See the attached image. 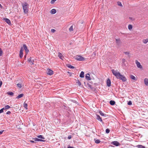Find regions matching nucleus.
Returning a JSON list of instances; mask_svg holds the SVG:
<instances>
[{"label": "nucleus", "mask_w": 148, "mask_h": 148, "mask_svg": "<svg viewBox=\"0 0 148 148\" xmlns=\"http://www.w3.org/2000/svg\"><path fill=\"white\" fill-rule=\"evenodd\" d=\"M3 112V108L0 110V114L2 113Z\"/></svg>", "instance_id": "37998d69"}, {"label": "nucleus", "mask_w": 148, "mask_h": 148, "mask_svg": "<svg viewBox=\"0 0 148 148\" xmlns=\"http://www.w3.org/2000/svg\"><path fill=\"white\" fill-rule=\"evenodd\" d=\"M85 78L86 79L88 80H90L91 79L90 74L89 73H87L86 75Z\"/></svg>", "instance_id": "9d476101"}, {"label": "nucleus", "mask_w": 148, "mask_h": 148, "mask_svg": "<svg viewBox=\"0 0 148 148\" xmlns=\"http://www.w3.org/2000/svg\"><path fill=\"white\" fill-rule=\"evenodd\" d=\"M67 148H74L73 147H72L71 146H69L67 147Z\"/></svg>", "instance_id": "603ef678"}, {"label": "nucleus", "mask_w": 148, "mask_h": 148, "mask_svg": "<svg viewBox=\"0 0 148 148\" xmlns=\"http://www.w3.org/2000/svg\"><path fill=\"white\" fill-rule=\"evenodd\" d=\"M99 113L100 114V115H101V116H104L105 117L106 116V114H104L101 111V110L99 111Z\"/></svg>", "instance_id": "2eb2a0df"}, {"label": "nucleus", "mask_w": 148, "mask_h": 148, "mask_svg": "<svg viewBox=\"0 0 148 148\" xmlns=\"http://www.w3.org/2000/svg\"><path fill=\"white\" fill-rule=\"evenodd\" d=\"M26 57V56H25V58Z\"/></svg>", "instance_id": "4d7b16f0"}, {"label": "nucleus", "mask_w": 148, "mask_h": 148, "mask_svg": "<svg viewBox=\"0 0 148 148\" xmlns=\"http://www.w3.org/2000/svg\"><path fill=\"white\" fill-rule=\"evenodd\" d=\"M143 42L145 44H146L148 42V39L147 38L145 39H144L143 40Z\"/></svg>", "instance_id": "a878e982"}, {"label": "nucleus", "mask_w": 148, "mask_h": 148, "mask_svg": "<svg viewBox=\"0 0 148 148\" xmlns=\"http://www.w3.org/2000/svg\"><path fill=\"white\" fill-rule=\"evenodd\" d=\"M23 47L24 48V49L25 51V52L26 54H27L29 51V50H28L27 47L25 44H24L23 45Z\"/></svg>", "instance_id": "6e6552de"}, {"label": "nucleus", "mask_w": 148, "mask_h": 148, "mask_svg": "<svg viewBox=\"0 0 148 148\" xmlns=\"http://www.w3.org/2000/svg\"><path fill=\"white\" fill-rule=\"evenodd\" d=\"M10 108V107L9 105H6L4 106L3 108V110H7Z\"/></svg>", "instance_id": "dca6fc26"}, {"label": "nucleus", "mask_w": 148, "mask_h": 148, "mask_svg": "<svg viewBox=\"0 0 148 148\" xmlns=\"http://www.w3.org/2000/svg\"><path fill=\"white\" fill-rule=\"evenodd\" d=\"M19 56L21 58L23 56V47H22L20 51Z\"/></svg>", "instance_id": "9b49d317"}, {"label": "nucleus", "mask_w": 148, "mask_h": 148, "mask_svg": "<svg viewBox=\"0 0 148 148\" xmlns=\"http://www.w3.org/2000/svg\"><path fill=\"white\" fill-rule=\"evenodd\" d=\"M75 60L80 61H82L84 60V58L80 56H76Z\"/></svg>", "instance_id": "7ed1b4c3"}, {"label": "nucleus", "mask_w": 148, "mask_h": 148, "mask_svg": "<svg viewBox=\"0 0 148 148\" xmlns=\"http://www.w3.org/2000/svg\"><path fill=\"white\" fill-rule=\"evenodd\" d=\"M38 137L39 138L42 139H44L45 138H44L41 135L38 136Z\"/></svg>", "instance_id": "72a5a7b5"}, {"label": "nucleus", "mask_w": 148, "mask_h": 148, "mask_svg": "<svg viewBox=\"0 0 148 148\" xmlns=\"http://www.w3.org/2000/svg\"><path fill=\"white\" fill-rule=\"evenodd\" d=\"M47 74L48 75H51L53 74V71L50 69H47Z\"/></svg>", "instance_id": "39448f33"}, {"label": "nucleus", "mask_w": 148, "mask_h": 148, "mask_svg": "<svg viewBox=\"0 0 148 148\" xmlns=\"http://www.w3.org/2000/svg\"><path fill=\"white\" fill-rule=\"evenodd\" d=\"M56 31V30L54 29H51V32H52V33H54Z\"/></svg>", "instance_id": "79ce46f5"}, {"label": "nucleus", "mask_w": 148, "mask_h": 148, "mask_svg": "<svg viewBox=\"0 0 148 148\" xmlns=\"http://www.w3.org/2000/svg\"><path fill=\"white\" fill-rule=\"evenodd\" d=\"M33 140L35 141H44V140H43L38 138H33Z\"/></svg>", "instance_id": "ddd939ff"}, {"label": "nucleus", "mask_w": 148, "mask_h": 148, "mask_svg": "<svg viewBox=\"0 0 148 148\" xmlns=\"http://www.w3.org/2000/svg\"><path fill=\"white\" fill-rule=\"evenodd\" d=\"M21 5L25 14H27L28 12L29 5L27 2L22 3Z\"/></svg>", "instance_id": "f03ea898"}, {"label": "nucleus", "mask_w": 148, "mask_h": 148, "mask_svg": "<svg viewBox=\"0 0 148 148\" xmlns=\"http://www.w3.org/2000/svg\"><path fill=\"white\" fill-rule=\"evenodd\" d=\"M116 42L117 45L119 46L121 44V42L119 39H116Z\"/></svg>", "instance_id": "f3484780"}, {"label": "nucleus", "mask_w": 148, "mask_h": 148, "mask_svg": "<svg viewBox=\"0 0 148 148\" xmlns=\"http://www.w3.org/2000/svg\"><path fill=\"white\" fill-rule=\"evenodd\" d=\"M122 61L123 63H124V62H125V60L124 59H122Z\"/></svg>", "instance_id": "de8ad7c7"}, {"label": "nucleus", "mask_w": 148, "mask_h": 148, "mask_svg": "<svg viewBox=\"0 0 148 148\" xmlns=\"http://www.w3.org/2000/svg\"><path fill=\"white\" fill-rule=\"evenodd\" d=\"M28 63H30L32 65L34 64V58L33 57H31L28 59L27 61Z\"/></svg>", "instance_id": "20e7f679"}, {"label": "nucleus", "mask_w": 148, "mask_h": 148, "mask_svg": "<svg viewBox=\"0 0 148 148\" xmlns=\"http://www.w3.org/2000/svg\"><path fill=\"white\" fill-rule=\"evenodd\" d=\"M111 144L114 145L116 146H117L119 145V143L118 141H113L112 142Z\"/></svg>", "instance_id": "1a4fd4ad"}, {"label": "nucleus", "mask_w": 148, "mask_h": 148, "mask_svg": "<svg viewBox=\"0 0 148 148\" xmlns=\"http://www.w3.org/2000/svg\"><path fill=\"white\" fill-rule=\"evenodd\" d=\"M17 86L19 88H21L22 87L21 84L19 83H18L17 84Z\"/></svg>", "instance_id": "473e14b6"}, {"label": "nucleus", "mask_w": 148, "mask_h": 148, "mask_svg": "<svg viewBox=\"0 0 148 148\" xmlns=\"http://www.w3.org/2000/svg\"><path fill=\"white\" fill-rule=\"evenodd\" d=\"M115 103L114 101L113 100H111L110 101V103L111 105H114Z\"/></svg>", "instance_id": "412c9836"}, {"label": "nucleus", "mask_w": 148, "mask_h": 148, "mask_svg": "<svg viewBox=\"0 0 148 148\" xmlns=\"http://www.w3.org/2000/svg\"><path fill=\"white\" fill-rule=\"evenodd\" d=\"M96 116H97L96 119L98 121H99L101 122H102V119L101 118V117H100V116L99 115H96Z\"/></svg>", "instance_id": "4468645a"}, {"label": "nucleus", "mask_w": 148, "mask_h": 148, "mask_svg": "<svg viewBox=\"0 0 148 148\" xmlns=\"http://www.w3.org/2000/svg\"><path fill=\"white\" fill-rule=\"evenodd\" d=\"M73 25H72L71 26V27H70V28H69V31H70V32H71V31H73Z\"/></svg>", "instance_id": "2f4dec72"}, {"label": "nucleus", "mask_w": 148, "mask_h": 148, "mask_svg": "<svg viewBox=\"0 0 148 148\" xmlns=\"http://www.w3.org/2000/svg\"><path fill=\"white\" fill-rule=\"evenodd\" d=\"M62 54L61 53H58V56L62 60Z\"/></svg>", "instance_id": "393cba45"}, {"label": "nucleus", "mask_w": 148, "mask_h": 148, "mask_svg": "<svg viewBox=\"0 0 148 148\" xmlns=\"http://www.w3.org/2000/svg\"><path fill=\"white\" fill-rule=\"evenodd\" d=\"M3 54V50L1 48H0V56H1Z\"/></svg>", "instance_id": "c756f323"}, {"label": "nucleus", "mask_w": 148, "mask_h": 148, "mask_svg": "<svg viewBox=\"0 0 148 148\" xmlns=\"http://www.w3.org/2000/svg\"><path fill=\"white\" fill-rule=\"evenodd\" d=\"M95 143L97 144L101 142L100 141L99 139H97V140L95 139Z\"/></svg>", "instance_id": "cd10ccee"}, {"label": "nucleus", "mask_w": 148, "mask_h": 148, "mask_svg": "<svg viewBox=\"0 0 148 148\" xmlns=\"http://www.w3.org/2000/svg\"><path fill=\"white\" fill-rule=\"evenodd\" d=\"M30 142H31V143H35V141H34V140H30Z\"/></svg>", "instance_id": "8fccbe9b"}, {"label": "nucleus", "mask_w": 148, "mask_h": 148, "mask_svg": "<svg viewBox=\"0 0 148 148\" xmlns=\"http://www.w3.org/2000/svg\"><path fill=\"white\" fill-rule=\"evenodd\" d=\"M113 74L114 75L117 79L122 80L123 82H125L126 79L125 77L121 74V73L117 71L112 69L111 70Z\"/></svg>", "instance_id": "f257e3e1"}, {"label": "nucleus", "mask_w": 148, "mask_h": 148, "mask_svg": "<svg viewBox=\"0 0 148 148\" xmlns=\"http://www.w3.org/2000/svg\"><path fill=\"white\" fill-rule=\"evenodd\" d=\"M132 104V103L131 101H129L127 103V104L129 105H131Z\"/></svg>", "instance_id": "e433bc0d"}, {"label": "nucleus", "mask_w": 148, "mask_h": 148, "mask_svg": "<svg viewBox=\"0 0 148 148\" xmlns=\"http://www.w3.org/2000/svg\"><path fill=\"white\" fill-rule=\"evenodd\" d=\"M68 73H71L69 72H68Z\"/></svg>", "instance_id": "6e6d98bb"}, {"label": "nucleus", "mask_w": 148, "mask_h": 148, "mask_svg": "<svg viewBox=\"0 0 148 148\" xmlns=\"http://www.w3.org/2000/svg\"><path fill=\"white\" fill-rule=\"evenodd\" d=\"M0 7L2 8V6L0 4Z\"/></svg>", "instance_id": "864d4df0"}, {"label": "nucleus", "mask_w": 148, "mask_h": 148, "mask_svg": "<svg viewBox=\"0 0 148 148\" xmlns=\"http://www.w3.org/2000/svg\"><path fill=\"white\" fill-rule=\"evenodd\" d=\"M107 86L108 87H110L111 86V81L109 79H108L106 82Z\"/></svg>", "instance_id": "f8f14e48"}, {"label": "nucleus", "mask_w": 148, "mask_h": 148, "mask_svg": "<svg viewBox=\"0 0 148 148\" xmlns=\"http://www.w3.org/2000/svg\"><path fill=\"white\" fill-rule=\"evenodd\" d=\"M88 87H89L91 89L92 88V86L91 85H90L89 84H88Z\"/></svg>", "instance_id": "a18cd8bd"}, {"label": "nucleus", "mask_w": 148, "mask_h": 148, "mask_svg": "<svg viewBox=\"0 0 148 148\" xmlns=\"http://www.w3.org/2000/svg\"><path fill=\"white\" fill-rule=\"evenodd\" d=\"M2 81H0V88L1 87V85H2Z\"/></svg>", "instance_id": "09e8293b"}, {"label": "nucleus", "mask_w": 148, "mask_h": 148, "mask_svg": "<svg viewBox=\"0 0 148 148\" xmlns=\"http://www.w3.org/2000/svg\"><path fill=\"white\" fill-rule=\"evenodd\" d=\"M117 3H118V4L121 7L123 6V5H122V4H121V2L119 1Z\"/></svg>", "instance_id": "c9c22d12"}, {"label": "nucleus", "mask_w": 148, "mask_h": 148, "mask_svg": "<svg viewBox=\"0 0 148 148\" xmlns=\"http://www.w3.org/2000/svg\"><path fill=\"white\" fill-rule=\"evenodd\" d=\"M23 107H24V108L26 109H27V103H25V102H24V103L23 105Z\"/></svg>", "instance_id": "bb28decb"}, {"label": "nucleus", "mask_w": 148, "mask_h": 148, "mask_svg": "<svg viewBox=\"0 0 148 148\" xmlns=\"http://www.w3.org/2000/svg\"><path fill=\"white\" fill-rule=\"evenodd\" d=\"M110 132V130L109 129H107L106 130V132L107 134L109 133Z\"/></svg>", "instance_id": "f704fd0d"}, {"label": "nucleus", "mask_w": 148, "mask_h": 148, "mask_svg": "<svg viewBox=\"0 0 148 148\" xmlns=\"http://www.w3.org/2000/svg\"><path fill=\"white\" fill-rule=\"evenodd\" d=\"M68 66L69 68H70L71 69H73L74 68V66H72L71 65H69Z\"/></svg>", "instance_id": "58836bf2"}, {"label": "nucleus", "mask_w": 148, "mask_h": 148, "mask_svg": "<svg viewBox=\"0 0 148 148\" xmlns=\"http://www.w3.org/2000/svg\"><path fill=\"white\" fill-rule=\"evenodd\" d=\"M126 55H129V54H130V52L128 51H126V52H124V53Z\"/></svg>", "instance_id": "a19ab883"}, {"label": "nucleus", "mask_w": 148, "mask_h": 148, "mask_svg": "<svg viewBox=\"0 0 148 148\" xmlns=\"http://www.w3.org/2000/svg\"><path fill=\"white\" fill-rule=\"evenodd\" d=\"M144 83L145 85L146 86L148 85V79L147 78H145L144 79Z\"/></svg>", "instance_id": "a211bd4d"}, {"label": "nucleus", "mask_w": 148, "mask_h": 148, "mask_svg": "<svg viewBox=\"0 0 148 148\" xmlns=\"http://www.w3.org/2000/svg\"><path fill=\"white\" fill-rule=\"evenodd\" d=\"M71 138V135H69L68 136V138L69 139H70Z\"/></svg>", "instance_id": "49530a36"}, {"label": "nucleus", "mask_w": 148, "mask_h": 148, "mask_svg": "<svg viewBox=\"0 0 148 148\" xmlns=\"http://www.w3.org/2000/svg\"><path fill=\"white\" fill-rule=\"evenodd\" d=\"M131 18H131V17H130V19H131Z\"/></svg>", "instance_id": "5fc2aeb1"}, {"label": "nucleus", "mask_w": 148, "mask_h": 148, "mask_svg": "<svg viewBox=\"0 0 148 148\" xmlns=\"http://www.w3.org/2000/svg\"><path fill=\"white\" fill-rule=\"evenodd\" d=\"M138 148H146L144 146L141 145H138L136 146Z\"/></svg>", "instance_id": "5701e85b"}, {"label": "nucleus", "mask_w": 148, "mask_h": 148, "mask_svg": "<svg viewBox=\"0 0 148 148\" xmlns=\"http://www.w3.org/2000/svg\"><path fill=\"white\" fill-rule=\"evenodd\" d=\"M135 63L138 68H140V69H142L143 67L140 64V63L139 62H138V60H136Z\"/></svg>", "instance_id": "423d86ee"}, {"label": "nucleus", "mask_w": 148, "mask_h": 148, "mask_svg": "<svg viewBox=\"0 0 148 148\" xmlns=\"http://www.w3.org/2000/svg\"><path fill=\"white\" fill-rule=\"evenodd\" d=\"M23 94H21L19 95L18 96H17L16 98L17 99H18L22 97L23 96Z\"/></svg>", "instance_id": "4be33fe9"}, {"label": "nucleus", "mask_w": 148, "mask_h": 148, "mask_svg": "<svg viewBox=\"0 0 148 148\" xmlns=\"http://www.w3.org/2000/svg\"><path fill=\"white\" fill-rule=\"evenodd\" d=\"M132 25H131L130 24H129L128 25V28L130 30H131L132 29Z\"/></svg>", "instance_id": "c85d7f7f"}, {"label": "nucleus", "mask_w": 148, "mask_h": 148, "mask_svg": "<svg viewBox=\"0 0 148 148\" xmlns=\"http://www.w3.org/2000/svg\"><path fill=\"white\" fill-rule=\"evenodd\" d=\"M130 78L132 79L136 80V78L133 75H131L130 76Z\"/></svg>", "instance_id": "b1692460"}, {"label": "nucleus", "mask_w": 148, "mask_h": 148, "mask_svg": "<svg viewBox=\"0 0 148 148\" xmlns=\"http://www.w3.org/2000/svg\"><path fill=\"white\" fill-rule=\"evenodd\" d=\"M56 12V9H53L51 10V13L52 14H55Z\"/></svg>", "instance_id": "aec40b11"}, {"label": "nucleus", "mask_w": 148, "mask_h": 148, "mask_svg": "<svg viewBox=\"0 0 148 148\" xmlns=\"http://www.w3.org/2000/svg\"><path fill=\"white\" fill-rule=\"evenodd\" d=\"M76 82L78 84V85L79 86H80L81 85V82L79 80H78Z\"/></svg>", "instance_id": "4c0bfd02"}, {"label": "nucleus", "mask_w": 148, "mask_h": 148, "mask_svg": "<svg viewBox=\"0 0 148 148\" xmlns=\"http://www.w3.org/2000/svg\"><path fill=\"white\" fill-rule=\"evenodd\" d=\"M57 0H51V4H53Z\"/></svg>", "instance_id": "ea45409f"}, {"label": "nucleus", "mask_w": 148, "mask_h": 148, "mask_svg": "<svg viewBox=\"0 0 148 148\" xmlns=\"http://www.w3.org/2000/svg\"><path fill=\"white\" fill-rule=\"evenodd\" d=\"M79 77L81 78L84 77V73L83 71H82L81 72L80 74Z\"/></svg>", "instance_id": "6ab92c4d"}, {"label": "nucleus", "mask_w": 148, "mask_h": 148, "mask_svg": "<svg viewBox=\"0 0 148 148\" xmlns=\"http://www.w3.org/2000/svg\"><path fill=\"white\" fill-rule=\"evenodd\" d=\"M4 21L7 24L9 25H11V23L10 20L8 18H4L3 19Z\"/></svg>", "instance_id": "0eeeda50"}, {"label": "nucleus", "mask_w": 148, "mask_h": 148, "mask_svg": "<svg viewBox=\"0 0 148 148\" xmlns=\"http://www.w3.org/2000/svg\"><path fill=\"white\" fill-rule=\"evenodd\" d=\"M4 131L3 130H2V131H0V135L2 134Z\"/></svg>", "instance_id": "3c124183"}, {"label": "nucleus", "mask_w": 148, "mask_h": 148, "mask_svg": "<svg viewBox=\"0 0 148 148\" xmlns=\"http://www.w3.org/2000/svg\"><path fill=\"white\" fill-rule=\"evenodd\" d=\"M7 93L8 95L11 96H12L14 95V93L12 92H7Z\"/></svg>", "instance_id": "7c9ffc66"}, {"label": "nucleus", "mask_w": 148, "mask_h": 148, "mask_svg": "<svg viewBox=\"0 0 148 148\" xmlns=\"http://www.w3.org/2000/svg\"><path fill=\"white\" fill-rule=\"evenodd\" d=\"M11 112L10 111H8L6 113L7 114H11Z\"/></svg>", "instance_id": "c03bdc74"}]
</instances>
